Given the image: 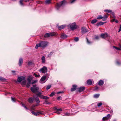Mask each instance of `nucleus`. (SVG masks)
I'll return each mask as SVG.
<instances>
[{
  "label": "nucleus",
  "mask_w": 121,
  "mask_h": 121,
  "mask_svg": "<svg viewBox=\"0 0 121 121\" xmlns=\"http://www.w3.org/2000/svg\"><path fill=\"white\" fill-rule=\"evenodd\" d=\"M48 43L45 41H41L39 43L36 44L35 46V48L37 49L39 47L44 48L46 47L48 45Z\"/></svg>",
  "instance_id": "f257e3e1"
},
{
  "label": "nucleus",
  "mask_w": 121,
  "mask_h": 121,
  "mask_svg": "<svg viewBox=\"0 0 121 121\" xmlns=\"http://www.w3.org/2000/svg\"><path fill=\"white\" fill-rule=\"evenodd\" d=\"M97 107V106L95 104H93L89 106L88 107V108L89 109V111L94 112L96 110V108Z\"/></svg>",
  "instance_id": "f03ea898"
},
{
  "label": "nucleus",
  "mask_w": 121,
  "mask_h": 121,
  "mask_svg": "<svg viewBox=\"0 0 121 121\" xmlns=\"http://www.w3.org/2000/svg\"><path fill=\"white\" fill-rule=\"evenodd\" d=\"M67 26L69 27L72 30H75L77 28V26L76 25L75 23L69 24Z\"/></svg>",
  "instance_id": "7ed1b4c3"
},
{
  "label": "nucleus",
  "mask_w": 121,
  "mask_h": 121,
  "mask_svg": "<svg viewBox=\"0 0 121 121\" xmlns=\"http://www.w3.org/2000/svg\"><path fill=\"white\" fill-rule=\"evenodd\" d=\"M66 3L65 0L62 1L59 3H57L56 7V9L57 10H59L60 7L64 5Z\"/></svg>",
  "instance_id": "20e7f679"
},
{
  "label": "nucleus",
  "mask_w": 121,
  "mask_h": 121,
  "mask_svg": "<svg viewBox=\"0 0 121 121\" xmlns=\"http://www.w3.org/2000/svg\"><path fill=\"white\" fill-rule=\"evenodd\" d=\"M36 84L33 85V87L31 88V91L33 93H35L38 91L39 88L38 87H36Z\"/></svg>",
  "instance_id": "39448f33"
},
{
  "label": "nucleus",
  "mask_w": 121,
  "mask_h": 121,
  "mask_svg": "<svg viewBox=\"0 0 121 121\" xmlns=\"http://www.w3.org/2000/svg\"><path fill=\"white\" fill-rule=\"evenodd\" d=\"M47 68L45 66H43L39 70V71L42 73H45L47 72Z\"/></svg>",
  "instance_id": "423d86ee"
},
{
  "label": "nucleus",
  "mask_w": 121,
  "mask_h": 121,
  "mask_svg": "<svg viewBox=\"0 0 121 121\" xmlns=\"http://www.w3.org/2000/svg\"><path fill=\"white\" fill-rule=\"evenodd\" d=\"M46 77L45 76H43L40 80V83L41 84L45 83L46 81Z\"/></svg>",
  "instance_id": "0eeeda50"
},
{
  "label": "nucleus",
  "mask_w": 121,
  "mask_h": 121,
  "mask_svg": "<svg viewBox=\"0 0 121 121\" xmlns=\"http://www.w3.org/2000/svg\"><path fill=\"white\" fill-rule=\"evenodd\" d=\"M110 114H108L106 116L103 118L102 120L104 121L108 120L110 119Z\"/></svg>",
  "instance_id": "6e6552de"
},
{
  "label": "nucleus",
  "mask_w": 121,
  "mask_h": 121,
  "mask_svg": "<svg viewBox=\"0 0 121 121\" xmlns=\"http://www.w3.org/2000/svg\"><path fill=\"white\" fill-rule=\"evenodd\" d=\"M82 33L83 34H84L86 32L89 31L85 27H82L81 29Z\"/></svg>",
  "instance_id": "1a4fd4ad"
},
{
  "label": "nucleus",
  "mask_w": 121,
  "mask_h": 121,
  "mask_svg": "<svg viewBox=\"0 0 121 121\" xmlns=\"http://www.w3.org/2000/svg\"><path fill=\"white\" fill-rule=\"evenodd\" d=\"M25 79V78L23 76H21L18 77L17 79V81L19 82H21L22 80Z\"/></svg>",
  "instance_id": "9d476101"
},
{
  "label": "nucleus",
  "mask_w": 121,
  "mask_h": 121,
  "mask_svg": "<svg viewBox=\"0 0 121 121\" xmlns=\"http://www.w3.org/2000/svg\"><path fill=\"white\" fill-rule=\"evenodd\" d=\"M66 26V25L65 24L61 26H57V28L59 30H60L65 28Z\"/></svg>",
  "instance_id": "9b49d317"
},
{
  "label": "nucleus",
  "mask_w": 121,
  "mask_h": 121,
  "mask_svg": "<svg viewBox=\"0 0 121 121\" xmlns=\"http://www.w3.org/2000/svg\"><path fill=\"white\" fill-rule=\"evenodd\" d=\"M100 36L102 38L105 39L108 37V35L106 33L104 34L103 33L101 34Z\"/></svg>",
  "instance_id": "f8f14e48"
},
{
  "label": "nucleus",
  "mask_w": 121,
  "mask_h": 121,
  "mask_svg": "<svg viewBox=\"0 0 121 121\" xmlns=\"http://www.w3.org/2000/svg\"><path fill=\"white\" fill-rule=\"evenodd\" d=\"M33 78V77L31 76H29L28 78L27 79V83H31V81Z\"/></svg>",
  "instance_id": "ddd939ff"
},
{
  "label": "nucleus",
  "mask_w": 121,
  "mask_h": 121,
  "mask_svg": "<svg viewBox=\"0 0 121 121\" xmlns=\"http://www.w3.org/2000/svg\"><path fill=\"white\" fill-rule=\"evenodd\" d=\"M99 85L101 86L103 85L104 83V81L103 80H100L98 82Z\"/></svg>",
  "instance_id": "4468645a"
},
{
  "label": "nucleus",
  "mask_w": 121,
  "mask_h": 121,
  "mask_svg": "<svg viewBox=\"0 0 121 121\" xmlns=\"http://www.w3.org/2000/svg\"><path fill=\"white\" fill-rule=\"evenodd\" d=\"M34 100V99L32 97L29 98L28 99V102L30 103H32Z\"/></svg>",
  "instance_id": "2eb2a0df"
},
{
  "label": "nucleus",
  "mask_w": 121,
  "mask_h": 121,
  "mask_svg": "<svg viewBox=\"0 0 121 121\" xmlns=\"http://www.w3.org/2000/svg\"><path fill=\"white\" fill-rule=\"evenodd\" d=\"M77 86L76 85H74L72 86V87L71 88V91H75L76 88Z\"/></svg>",
  "instance_id": "dca6fc26"
},
{
  "label": "nucleus",
  "mask_w": 121,
  "mask_h": 121,
  "mask_svg": "<svg viewBox=\"0 0 121 121\" xmlns=\"http://www.w3.org/2000/svg\"><path fill=\"white\" fill-rule=\"evenodd\" d=\"M23 63V59L22 58H20L19 61V66H21Z\"/></svg>",
  "instance_id": "f3484780"
},
{
  "label": "nucleus",
  "mask_w": 121,
  "mask_h": 121,
  "mask_svg": "<svg viewBox=\"0 0 121 121\" xmlns=\"http://www.w3.org/2000/svg\"><path fill=\"white\" fill-rule=\"evenodd\" d=\"M85 89V87L84 86L80 87L78 88V91L80 92H81L83 91Z\"/></svg>",
  "instance_id": "a211bd4d"
},
{
  "label": "nucleus",
  "mask_w": 121,
  "mask_h": 121,
  "mask_svg": "<svg viewBox=\"0 0 121 121\" xmlns=\"http://www.w3.org/2000/svg\"><path fill=\"white\" fill-rule=\"evenodd\" d=\"M62 111V109L61 108H58V109L57 110V111H56L55 112L56 113L58 114H60V112Z\"/></svg>",
  "instance_id": "6ab92c4d"
},
{
  "label": "nucleus",
  "mask_w": 121,
  "mask_h": 121,
  "mask_svg": "<svg viewBox=\"0 0 121 121\" xmlns=\"http://www.w3.org/2000/svg\"><path fill=\"white\" fill-rule=\"evenodd\" d=\"M61 37L63 39H65L67 37V35L64 34H61Z\"/></svg>",
  "instance_id": "aec40b11"
},
{
  "label": "nucleus",
  "mask_w": 121,
  "mask_h": 121,
  "mask_svg": "<svg viewBox=\"0 0 121 121\" xmlns=\"http://www.w3.org/2000/svg\"><path fill=\"white\" fill-rule=\"evenodd\" d=\"M104 23V22H100L96 24V25L97 26H99L102 25H103Z\"/></svg>",
  "instance_id": "412c9836"
},
{
  "label": "nucleus",
  "mask_w": 121,
  "mask_h": 121,
  "mask_svg": "<svg viewBox=\"0 0 121 121\" xmlns=\"http://www.w3.org/2000/svg\"><path fill=\"white\" fill-rule=\"evenodd\" d=\"M50 36H56L58 35V34L54 32H52L50 33Z\"/></svg>",
  "instance_id": "4be33fe9"
},
{
  "label": "nucleus",
  "mask_w": 121,
  "mask_h": 121,
  "mask_svg": "<svg viewBox=\"0 0 121 121\" xmlns=\"http://www.w3.org/2000/svg\"><path fill=\"white\" fill-rule=\"evenodd\" d=\"M42 62L43 63H44L45 62V57L44 56H42L41 57Z\"/></svg>",
  "instance_id": "5701e85b"
},
{
  "label": "nucleus",
  "mask_w": 121,
  "mask_h": 121,
  "mask_svg": "<svg viewBox=\"0 0 121 121\" xmlns=\"http://www.w3.org/2000/svg\"><path fill=\"white\" fill-rule=\"evenodd\" d=\"M92 83V81L91 79H89L87 81V83L89 85H91Z\"/></svg>",
  "instance_id": "b1692460"
},
{
  "label": "nucleus",
  "mask_w": 121,
  "mask_h": 121,
  "mask_svg": "<svg viewBox=\"0 0 121 121\" xmlns=\"http://www.w3.org/2000/svg\"><path fill=\"white\" fill-rule=\"evenodd\" d=\"M24 0H20L19 1L20 4L21 6H24V4L23 3Z\"/></svg>",
  "instance_id": "393cba45"
},
{
  "label": "nucleus",
  "mask_w": 121,
  "mask_h": 121,
  "mask_svg": "<svg viewBox=\"0 0 121 121\" xmlns=\"http://www.w3.org/2000/svg\"><path fill=\"white\" fill-rule=\"evenodd\" d=\"M42 97L41 99H48L49 98V97H48L44 96L43 95L42 96Z\"/></svg>",
  "instance_id": "a878e982"
},
{
  "label": "nucleus",
  "mask_w": 121,
  "mask_h": 121,
  "mask_svg": "<svg viewBox=\"0 0 121 121\" xmlns=\"http://www.w3.org/2000/svg\"><path fill=\"white\" fill-rule=\"evenodd\" d=\"M99 96V94H96L94 95H93V97L95 98H98Z\"/></svg>",
  "instance_id": "bb28decb"
},
{
  "label": "nucleus",
  "mask_w": 121,
  "mask_h": 121,
  "mask_svg": "<svg viewBox=\"0 0 121 121\" xmlns=\"http://www.w3.org/2000/svg\"><path fill=\"white\" fill-rule=\"evenodd\" d=\"M45 4H48L51 3L50 0H46L45 1Z\"/></svg>",
  "instance_id": "cd10ccee"
},
{
  "label": "nucleus",
  "mask_w": 121,
  "mask_h": 121,
  "mask_svg": "<svg viewBox=\"0 0 121 121\" xmlns=\"http://www.w3.org/2000/svg\"><path fill=\"white\" fill-rule=\"evenodd\" d=\"M35 100L36 102L37 103H40V101L39 100V98L37 97L35 98Z\"/></svg>",
  "instance_id": "c85d7f7f"
},
{
  "label": "nucleus",
  "mask_w": 121,
  "mask_h": 121,
  "mask_svg": "<svg viewBox=\"0 0 121 121\" xmlns=\"http://www.w3.org/2000/svg\"><path fill=\"white\" fill-rule=\"evenodd\" d=\"M97 20L96 19H95L92 20L91 21V23L92 24H94V23H96L97 21Z\"/></svg>",
  "instance_id": "c756f323"
},
{
  "label": "nucleus",
  "mask_w": 121,
  "mask_h": 121,
  "mask_svg": "<svg viewBox=\"0 0 121 121\" xmlns=\"http://www.w3.org/2000/svg\"><path fill=\"white\" fill-rule=\"evenodd\" d=\"M50 34L49 33H47L46 34L44 35V36L45 38L48 37L50 36Z\"/></svg>",
  "instance_id": "7c9ffc66"
},
{
  "label": "nucleus",
  "mask_w": 121,
  "mask_h": 121,
  "mask_svg": "<svg viewBox=\"0 0 121 121\" xmlns=\"http://www.w3.org/2000/svg\"><path fill=\"white\" fill-rule=\"evenodd\" d=\"M38 82V80H33L32 81L31 83V84L32 85H33L34 84Z\"/></svg>",
  "instance_id": "2f4dec72"
},
{
  "label": "nucleus",
  "mask_w": 121,
  "mask_h": 121,
  "mask_svg": "<svg viewBox=\"0 0 121 121\" xmlns=\"http://www.w3.org/2000/svg\"><path fill=\"white\" fill-rule=\"evenodd\" d=\"M103 18V17L101 15H98L97 17V19H101Z\"/></svg>",
  "instance_id": "473e14b6"
},
{
  "label": "nucleus",
  "mask_w": 121,
  "mask_h": 121,
  "mask_svg": "<svg viewBox=\"0 0 121 121\" xmlns=\"http://www.w3.org/2000/svg\"><path fill=\"white\" fill-rule=\"evenodd\" d=\"M31 112L33 114L36 116H37L39 115V114H38V113H36L35 112L32 111Z\"/></svg>",
  "instance_id": "72a5a7b5"
},
{
  "label": "nucleus",
  "mask_w": 121,
  "mask_h": 121,
  "mask_svg": "<svg viewBox=\"0 0 121 121\" xmlns=\"http://www.w3.org/2000/svg\"><path fill=\"white\" fill-rule=\"evenodd\" d=\"M37 95L39 97L41 98L42 97V96L43 95H41V93L40 92H38L37 94Z\"/></svg>",
  "instance_id": "f704fd0d"
},
{
  "label": "nucleus",
  "mask_w": 121,
  "mask_h": 121,
  "mask_svg": "<svg viewBox=\"0 0 121 121\" xmlns=\"http://www.w3.org/2000/svg\"><path fill=\"white\" fill-rule=\"evenodd\" d=\"M110 13H111L112 15V16H111L112 17V18H115V15L114 13L113 12H112V11Z\"/></svg>",
  "instance_id": "c9c22d12"
},
{
  "label": "nucleus",
  "mask_w": 121,
  "mask_h": 121,
  "mask_svg": "<svg viewBox=\"0 0 121 121\" xmlns=\"http://www.w3.org/2000/svg\"><path fill=\"white\" fill-rule=\"evenodd\" d=\"M104 11L107 13H110L112 11V10H110L105 9L104 10Z\"/></svg>",
  "instance_id": "e433bc0d"
},
{
  "label": "nucleus",
  "mask_w": 121,
  "mask_h": 121,
  "mask_svg": "<svg viewBox=\"0 0 121 121\" xmlns=\"http://www.w3.org/2000/svg\"><path fill=\"white\" fill-rule=\"evenodd\" d=\"M33 75L35 76V77L36 78H39L40 77V75L39 74H37L35 73H33Z\"/></svg>",
  "instance_id": "4c0bfd02"
},
{
  "label": "nucleus",
  "mask_w": 121,
  "mask_h": 121,
  "mask_svg": "<svg viewBox=\"0 0 121 121\" xmlns=\"http://www.w3.org/2000/svg\"><path fill=\"white\" fill-rule=\"evenodd\" d=\"M113 47L114 48H115L117 50H121V48H117V47H115V46H113Z\"/></svg>",
  "instance_id": "58836bf2"
},
{
  "label": "nucleus",
  "mask_w": 121,
  "mask_h": 121,
  "mask_svg": "<svg viewBox=\"0 0 121 121\" xmlns=\"http://www.w3.org/2000/svg\"><path fill=\"white\" fill-rule=\"evenodd\" d=\"M26 80H23L21 84L22 85H24L26 84Z\"/></svg>",
  "instance_id": "ea45409f"
},
{
  "label": "nucleus",
  "mask_w": 121,
  "mask_h": 121,
  "mask_svg": "<svg viewBox=\"0 0 121 121\" xmlns=\"http://www.w3.org/2000/svg\"><path fill=\"white\" fill-rule=\"evenodd\" d=\"M82 110L83 111H87L89 110V109L88 108V109H87L86 108H82Z\"/></svg>",
  "instance_id": "a19ab883"
},
{
  "label": "nucleus",
  "mask_w": 121,
  "mask_h": 121,
  "mask_svg": "<svg viewBox=\"0 0 121 121\" xmlns=\"http://www.w3.org/2000/svg\"><path fill=\"white\" fill-rule=\"evenodd\" d=\"M76 0H69L70 3L71 4H73L74 3Z\"/></svg>",
  "instance_id": "79ce46f5"
},
{
  "label": "nucleus",
  "mask_w": 121,
  "mask_h": 121,
  "mask_svg": "<svg viewBox=\"0 0 121 121\" xmlns=\"http://www.w3.org/2000/svg\"><path fill=\"white\" fill-rule=\"evenodd\" d=\"M55 95V93L54 92H52L49 95L50 97H52Z\"/></svg>",
  "instance_id": "37998d69"
},
{
  "label": "nucleus",
  "mask_w": 121,
  "mask_h": 121,
  "mask_svg": "<svg viewBox=\"0 0 121 121\" xmlns=\"http://www.w3.org/2000/svg\"><path fill=\"white\" fill-rule=\"evenodd\" d=\"M51 85H48L46 87V89L47 90L51 88Z\"/></svg>",
  "instance_id": "c03bdc74"
},
{
  "label": "nucleus",
  "mask_w": 121,
  "mask_h": 121,
  "mask_svg": "<svg viewBox=\"0 0 121 121\" xmlns=\"http://www.w3.org/2000/svg\"><path fill=\"white\" fill-rule=\"evenodd\" d=\"M6 79L2 77H0V81H4L6 80Z\"/></svg>",
  "instance_id": "a18cd8bd"
},
{
  "label": "nucleus",
  "mask_w": 121,
  "mask_h": 121,
  "mask_svg": "<svg viewBox=\"0 0 121 121\" xmlns=\"http://www.w3.org/2000/svg\"><path fill=\"white\" fill-rule=\"evenodd\" d=\"M74 40L75 41L77 42L79 40V39L78 37H77L75 38Z\"/></svg>",
  "instance_id": "49530a36"
},
{
  "label": "nucleus",
  "mask_w": 121,
  "mask_h": 121,
  "mask_svg": "<svg viewBox=\"0 0 121 121\" xmlns=\"http://www.w3.org/2000/svg\"><path fill=\"white\" fill-rule=\"evenodd\" d=\"M22 107H23L26 110H29L28 108H27L24 104H22Z\"/></svg>",
  "instance_id": "de8ad7c7"
},
{
  "label": "nucleus",
  "mask_w": 121,
  "mask_h": 121,
  "mask_svg": "<svg viewBox=\"0 0 121 121\" xmlns=\"http://www.w3.org/2000/svg\"><path fill=\"white\" fill-rule=\"evenodd\" d=\"M87 42V43L88 44H90L92 43V42L90 41L87 38H86Z\"/></svg>",
  "instance_id": "09e8293b"
},
{
  "label": "nucleus",
  "mask_w": 121,
  "mask_h": 121,
  "mask_svg": "<svg viewBox=\"0 0 121 121\" xmlns=\"http://www.w3.org/2000/svg\"><path fill=\"white\" fill-rule=\"evenodd\" d=\"M11 100L13 102H15L16 99L14 98L13 97H11Z\"/></svg>",
  "instance_id": "8fccbe9b"
},
{
  "label": "nucleus",
  "mask_w": 121,
  "mask_h": 121,
  "mask_svg": "<svg viewBox=\"0 0 121 121\" xmlns=\"http://www.w3.org/2000/svg\"><path fill=\"white\" fill-rule=\"evenodd\" d=\"M65 116H70L71 115L70 113L67 112L65 113Z\"/></svg>",
  "instance_id": "3c124183"
},
{
  "label": "nucleus",
  "mask_w": 121,
  "mask_h": 121,
  "mask_svg": "<svg viewBox=\"0 0 121 121\" xmlns=\"http://www.w3.org/2000/svg\"><path fill=\"white\" fill-rule=\"evenodd\" d=\"M102 105V103H101L100 102L97 104V105L98 107H100Z\"/></svg>",
  "instance_id": "603ef678"
},
{
  "label": "nucleus",
  "mask_w": 121,
  "mask_h": 121,
  "mask_svg": "<svg viewBox=\"0 0 121 121\" xmlns=\"http://www.w3.org/2000/svg\"><path fill=\"white\" fill-rule=\"evenodd\" d=\"M44 104H50V103L47 100H45Z\"/></svg>",
  "instance_id": "864d4df0"
},
{
  "label": "nucleus",
  "mask_w": 121,
  "mask_h": 121,
  "mask_svg": "<svg viewBox=\"0 0 121 121\" xmlns=\"http://www.w3.org/2000/svg\"><path fill=\"white\" fill-rule=\"evenodd\" d=\"M30 83H27L26 85V87H29L30 86Z\"/></svg>",
  "instance_id": "5fc2aeb1"
},
{
  "label": "nucleus",
  "mask_w": 121,
  "mask_h": 121,
  "mask_svg": "<svg viewBox=\"0 0 121 121\" xmlns=\"http://www.w3.org/2000/svg\"><path fill=\"white\" fill-rule=\"evenodd\" d=\"M53 54L52 52H51L48 55V57H50Z\"/></svg>",
  "instance_id": "6e6d98bb"
},
{
  "label": "nucleus",
  "mask_w": 121,
  "mask_h": 121,
  "mask_svg": "<svg viewBox=\"0 0 121 121\" xmlns=\"http://www.w3.org/2000/svg\"><path fill=\"white\" fill-rule=\"evenodd\" d=\"M32 62L31 61H29L28 62V64L29 65H32Z\"/></svg>",
  "instance_id": "4d7b16f0"
},
{
  "label": "nucleus",
  "mask_w": 121,
  "mask_h": 121,
  "mask_svg": "<svg viewBox=\"0 0 121 121\" xmlns=\"http://www.w3.org/2000/svg\"><path fill=\"white\" fill-rule=\"evenodd\" d=\"M16 72V71H14V70H12V72L13 73V75H15L16 74L15 73Z\"/></svg>",
  "instance_id": "13d9d810"
},
{
  "label": "nucleus",
  "mask_w": 121,
  "mask_h": 121,
  "mask_svg": "<svg viewBox=\"0 0 121 121\" xmlns=\"http://www.w3.org/2000/svg\"><path fill=\"white\" fill-rule=\"evenodd\" d=\"M116 63L118 65H120L121 64L118 61H117Z\"/></svg>",
  "instance_id": "bf43d9fd"
},
{
  "label": "nucleus",
  "mask_w": 121,
  "mask_h": 121,
  "mask_svg": "<svg viewBox=\"0 0 121 121\" xmlns=\"http://www.w3.org/2000/svg\"><path fill=\"white\" fill-rule=\"evenodd\" d=\"M121 31V25H120V27L119 28V31H118V32H120Z\"/></svg>",
  "instance_id": "052dcab7"
},
{
  "label": "nucleus",
  "mask_w": 121,
  "mask_h": 121,
  "mask_svg": "<svg viewBox=\"0 0 121 121\" xmlns=\"http://www.w3.org/2000/svg\"><path fill=\"white\" fill-rule=\"evenodd\" d=\"M99 38V37L98 36H96L95 37V39H97Z\"/></svg>",
  "instance_id": "680f3d73"
},
{
  "label": "nucleus",
  "mask_w": 121,
  "mask_h": 121,
  "mask_svg": "<svg viewBox=\"0 0 121 121\" xmlns=\"http://www.w3.org/2000/svg\"><path fill=\"white\" fill-rule=\"evenodd\" d=\"M57 99L58 100H60L61 99V98L60 96L58 97L57 98Z\"/></svg>",
  "instance_id": "e2e57ef3"
},
{
  "label": "nucleus",
  "mask_w": 121,
  "mask_h": 121,
  "mask_svg": "<svg viewBox=\"0 0 121 121\" xmlns=\"http://www.w3.org/2000/svg\"><path fill=\"white\" fill-rule=\"evenodd\" d=\"M63 91H59V92H57V94H59L60 93H63Z\"/></svg>",
  "instance_id": "0e129e2a"
},
{
  "label": "nucleus",
  "mask_w": 121,
  "mask_h": 121,
  "mask_svg": "<svg viewBox=\"0 0 121 121\" xmlns=\"http://www.w3.org/2000/svg\"><path fill=\"white\" fill-rule=\"evenodd\" d=\"M99 89V87L97 86H96L95 88V90H97Z\"/></svg>",
  "instance_id": "69168bd1"
},
{
  "label": "nucleus",
  "mask_w": 121,
  "mask_h": 121,
  "mask_svg": "<svg viewBox=\"0 0 121 121\" xmlns=\"http://www.w3.org/2000/svg\"><path fill=\"white\" fill-rule=\"evenodd\" d=\"M102 19V20L103 21H105V20H106V18H104V17H103V18Z\"/></svg>",
  "instance_id": "338daca9"
},
{
  "label": "nucleus",
  "mask_w": 121,
  "mask_h": 121,
  "mask_svg": "<svg viewBox=\"0 0 121 121\" xmlns=\"http://www.w3.org/2000/svg\"><path fill=\"white\" fill-rule=\"evenodd\" d=\"M103 17L104 18H106L107 19V18L108 17V16L107 15H104Z\"/></svg>",
  "instance_id": "774afa93"
}]
</instances>
